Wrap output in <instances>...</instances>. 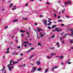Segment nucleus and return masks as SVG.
Instances as JSON below:
<instances>
[{"mask_svg": "<svg viewBox=\"0 0 73 73\" xmlns=\"http://www.w3.org/2000/svg\"><path fill=\"white\" fill-rule=\"evenodd\" d=\"M60 41H62V39L61 38V37H60Z\"/></svg>", "mask_w": 73, "mask_h": 73, "instance_id": "50", "label": "nucleus"}, {"mask_svg": "<svg viewBox=\"0 0 73 73\" xmlns=\"http://www.w3.org/2000/svg\"><path fill=\"white\" fill-rule=\"evenodd\" d=\"M5 53H9V52H5Z\"/></svg>", "mask_w": 73, "mask_h": 73, "instance_id": "44", "label": "nucleus"}, {"mask_svg": "<svg viewBox=\"0 0 73 73\" xmlns=\"http://www.w3.org/2000/svg\"><path fill=\"white\" fill-rule=\"evenodd\" d=\"M51 37H52V38H54V35H52V36H51Z\"/></svg>", "mask_w": 73, "mask_h": 73, "instance_id": "35", "label": "nucleus"}, {"mask_svg": "<svg viewBox=\"0 0 73 73\" xmlns=\"http://www.w3.org/2000/svg\"><path fill=\"white\" fill-rule=\"evenodd\" d=\"M54 48L53 47H50V49H53Z\"/></svg>", "mask_w": 73, "mask_h": 73, "instance_id": "64", "label": "nucleus"}, {"mask_svg": "<svg viewBox=\"0 0 73 73\" xmlns=\"http://www.w3.org/2000/svg\"><path fill=\"white\" fill-rule=\"evenodd\" d=\"M8 26H5V28H4V29H6V28H8Z\"/></svg>", "mask_w": 73, "mask_h": 73, "instance_id": "38", "label": "nucleus"}, {"mask_svg": "<svg viewBox=\"0 0 73 73\" xmlns=\"http://www.w3.org/2000/svg\"><path fill=\"white\" fill-rule=\"evenodd\" d=\"M68 64H71V62H69L68 63Z\"/></svg>", "mask_w": 73, "mask_h": 73, "instance_id": "61", "label": "nucleus"}, {"mask_svg": "<svg viewBox=\"0 0 73 73\" xmlns=\"http://www.w3.org/2000/svg\"><path fill=\"white\" fill-rule=\"evenodd\" d=\"M54 55H56V54H54V53H52V54H51L50 55V56H54Z\"/></svg>", "mask_w": 73, "mask_h": 73, "instance_id": "17", "label": "nucleus"}, {"mask_svg": "<svg viewBox=\"0 0 73 73\" xmlns=\"http://www.w3.org/2000/svg\"><path fill=\"white\" fill-rule=\"evenodd\" d=\"M38 46H42V44H41L40 43H38Z\"/></svg>", "mask_w": 73, "mask_h": 73, "instance_id": "11", "label": "nucleus"}, {"mask_svg": "<svg viewBox=\"0 0 73 73\" xmlns=\"http://www.w3.org/2000/svg\"><path fill=\"white\" fill-rule=\"evenodd\" d=\"M68 2L70 4H71V2H70V0L68 1Z\"/></svg>", "mask_w": 73, "mask_h": 73, "instance_id": "48", "label": "nucleus"}, {"mask_svg": "<svg viewBox=\"0 0 73 73\" xmlns=\"http://www.w3.org/2000/svg\"><path fill=\"white\" fill-rule=\"evenodd\" d=\"M5 70V68L4 67L3 68L2 70H1V71H3V70Z\"/></svg>", "mask_w": 73, "mask_h": 73, "instance_id": "28", "label": "nucleus"}, {"mask_svg": "<svg viewBox=\"0 0 73 73\" xmlns=\"http://www.w3.org/2000/svg\"><path fill=\"white\" fill-rule=\"evenodd\" d=\"M70 31H71L72 32L71 33V35L72 37H73V29H70Z\"/></svg>", "mask_w": 73, "mask_h": 73, "instance_id": "2", "label": "nucleus"}, {"mask_svg": "<svg viewBox=\"0 0 73 73\" xmlns=\"http://www.w3.org/2000/svg\"><path fill=\"white\" fill-rule=\"evenodd\" d=\"M26 66V64H23V66H22V65H21V66Z\"/></svg>", "mask_w": 73, "mask_h": 73, "instance_id": "29", "label": "nucleus"}, {"mask_svg": "<svg viewBox=\"0 0 73 73\" xmlns=\"http://www.w3.org/2000/svg\"><path fill=\"white\" fill-rule=\"evenodd\" d=\"M18 21V20L16 19V20H14L13 21V22H15V21Z\"/></svg>", "mask_w": 73, "mask_h": 73, "instance_id": "23", "label": "nucleus"}, {"mask_svg": "<svg viewBox=\"0 0 73 73\" xmlns=\"http://www.w3.org/2000/svg\"><path fill=\"white\" fill-rule=\"evenodd\" d=\"M37 29L38 32H40V29L37 28Z\"/></svg>", "mask_w": 73, "mask_h": 73, "instance_id": "10", "label": "nucleus"}, {"mask_svg": "<svg viewBox=\"0 0 73 73\" xmlns=\"http://www.w3.org/2000/svg\"><path fill=\"white\" fill-rule=\"evenodd\" d=\"M13 64H9L8 65H7V66H10V65H13Z\"/></svg>", "mask_w": 73, "mask_h": 73, "instance_id": "27", "label": "nucleus"}, {"mask_svg": "<svg viewBox=\"0 0 73 73\" xmlns=\"http://www.w3.org/2000/svg\"><path fill=\"white\" fill-rule=\"evenodd\" d=\"M48 20H50V21H51V20H52V19H49V18H48Z\"/></svg>", "mask_w": 73, "mask_h": 73, "instance_id": "63", "label": "nucleus"}, {"mask_svg": "<svg viewBox=\"0 0 73 73\" xmlns=\"http://www.w3.org/2000/svg\"><path fill=\"white\" fill-rule=\"evenodd\" d=\"M56 44H57V45H59V43L57 42L56 43Z\"/></svg>", "mask_w": 73, "mask_h": 73, "instance_id": "60", "label": "nucleus"}, {"mask_svg": "<svg viewBox=\"0 0 73 73\" xmlns=\"http://www.w3.org/2000/svg\"><path fill=\"white\" fill-rule=\"evenodd\" d=\"M59 28H55V30L56 31V32H59V31H62V29H60V30H58L59 29Z\"/></svg>", "mask_w": 73, "mask_h": 73, "instance_id": "3", "label": "nucleus"}, {"mask_svg": "<svg viewBox=\"0 0 73 73\" xmlns=\"http://www.w3.org/2000/svg\"><path fill=\"white\" fill-rule=\"evenodd\" d=\"M45 34H44L42 35V37L44 36H45Z\"/></svg>", "mask_w": 73, "mask_h": 73, "instance_id": "42", "label": "nucleus"}, {"mask_svg": "<svg viewBox=\"0 0 73 73\" xmlns=\"http://www.w3.org/2000/svg\"><path fill=\"white\" fill-rule=\"evenodd\" d=\"M43 24L46 26L47 25V21L46 20H44L43 21Z\"/></svg>", "mask_w": 73, "mask_h": 73, "instance_id": "1", "label": "nucleus"}, {"mask_svg": "<svg viewBox=\"0 0 73 73\" xmlns=\"http://www.w3.org/2000/svg\"><path fill=\"white\" fill-rule=\"evenodd\" d=\"M61 25L62 26H64L65 25H64V24H62Z\"/></svg>", "mask_w": 73, "mask_h": 73, "instance_id": "52", "label": "nucleus"}, {"mask_svg": "<svg viewBox=\"0 0 73 73\" xmlns=\"http://www.w3.org/2000/svg\"><path fill=\"white\" fill-rule=\"evenodd\" d=\"M63 33H64V32H63V33H61L60 34V36H61V35H62V34H63Z\"/></svg>", "mask_w": 73, "mask_h": 73, "instance_id": "51", "label": "nucleus"}, {"mask_svg": "<svg viewBox=\"0 0 73 73\" xmlns=\"http://www.w3.org/2000/svg\"><path fill=\"white\" fill-rule=\"evenodd\" d=\"M58 21L59 22H61L62 21V20H58Z\"/></svg>", "mask_w": 73, "mask_h": 73, "instance_id": "33", "label": "nucleus"}, {"mask_svg": "<svg viewBox=\"0 0 73 73\" xmlns=\"http://www.w3.org/2000/svg\"><path fill=\"white\" fill-rule=\"evenodd\" d=\"M35 25H37V23H35Z\"/></svg>", "mask_w": 73, "mask_h": 73, "instance_id": "56", "label": "nucleus"}, {"mask_svg": "<svg viewBox=\"0 0 73 73\" xmlns=\"http://www.w3.org/2000/svg\"><path fill=\"white\" fill-rule=\"evenodd\" d=\"M42 33H40V37L41 38H42Z\"/></svg>", "mask_w": 73, "mask_h": 73, "instance_id": "15", "label": "nucleus"}, {"mask_svg": "<svg viewBox=\"0 0 73 73\" xmlns=\"http://www.w3.org/2000/svg\"><path fill=\"white\" fill-rule=\"evenodd\" d=\"M28 45H29L30 46H31V45H32V44L31 43H29L28 44Z\"/></svg>", "mask_w": 73, "mask_h": 73, "instance_id": "40", "label": "nucleus"}, {"mask_svg": "<svg viewBox=\"0 0 73 73\" xmlns=\"http://www.w3.org/2000/svg\"><path fill=\"white\" fill-rule=\"evenodd\" d=\"M34 56H35V55H33L32 56H31L30 58H29V59H31V58L33 57H34Z\"/></svg>", "mask_w": 73, "mask_h": 73, "instance_id": "21", "label": "nucleus"}, {"mask_svg": "<svg viewBox=\"0 0 73 73\" xmlns=\"http://www.w3.org/2000/svg\"><path fill=\"white\" fill-rule=\"evenodd\" d=\"M63 39H64V38H66V36H63L62 37Z\"/></svg>", "mask_w": 73, "mask_h": 73, "instance_id": "39", "label": "nucleus"}, {"mask_svg": "<svg viewBox=\"0 0 73 73\" xmlns=\"http://www.w3.org/2000/svg\"><path fill=\"white\" fill-rule=\"evenodd\" d=\"M36 64H37V65H40V61H36Z\"/></svg>", "mask_w": 73, "mask_h": 73, "instance_id": "5", "label": "nucleus"}, {"mask_svg": "<svg viewBox=\"0 0 73 73\" xmlns=\"http://www.w3.org/2000/svg\"><path fill=\"white\" fill-rule=\"evenodd\" d=\"M46 4H51V3H49V2H47L46 3Z\"/></svg>", "mask_w": 73, "mask_h": 73, "instance_id": "43", "label": "nucleus"}, {"mask_svg": "<svg viewBox=\"0 0 73 73\" xmlns=\"http://www.w3.org/2000/svg\"><path fill=\"white\" fill-rule=\"evenodd\" d=\"M34 49H35V48L34 47H33L31 48H30V50H33Z\"/></svg>", "mask_w": 73, "mask_h": 73, "instance_id": "32", "label": "nucleus"}, {"mask_svg": "<svg viewBox=\"0 0 73 73\" xmlns=\"http://www.w3.org/2000/svg\"><path fill=\"white\" fill-rule=\"evenodd\" d=\"M23 58H22L21 59H19V60H17V61H20V60H22V59H23Z\"/></svg>", "mask_w": 73, "mask_h": 73, "instance_id": "36", "label": "nucleus"}, {"mask_svg": "<svg viewBox=\"0 0 73 73\" xmlns=\"http://www.w3.org/2000/svg\"><path fill=\"white\" fill-rule=\"evenodd\" d=\"M63 57H64V56H60V59H62V58H63Z\"/></svg>", "mask_w": 73, "mask_h": 73, "instance_id": "25", "label": "nucleus"}, {"mask_svg": "<svg viewBox=\"0 0 73 73\" xmlns=\"http://www.w3.org/2000/svg\"><path fill=\"white\" fill-rule=\"evenodd\" d=\"M25 6L26 7H27V6H28V3H26V4L25 5Z\"/></svg>", "mask_w": 73, "mask_h": 73, "instance_id": "37", "label": "nucleus"}, {"mask_svg": "<svg viewBox=\"0 0 73 73\" xmlns=\"http://www.w3.org/2000/svg\"><path fill=\"white\" fill-rule=\"evenodd\" d=\"M17 48H19V49H20V46H17Z\"/></svg>", "mask_w": 73, "mask_h": 73, "instance_id": "49", "label": "nucleus"}, {"mask_svg": "<svg viewBox=\"0 0 73 73\" xmlns=\"http://www.w3.org/2000/svg\"><path fill=\"white\" fill-rule=\"evenodd\" d=\"M9 48L7 49V52H8V51H9Z\"/></svg>", "mask_w": 73, "mask_h": 73, "instance_id": "54", "label": "nucleus"}, {"mask_svg": "<svg viewBox=\"0 0 73 73\" xmlns=\"http://www.w3.org/2000/svg\"><path fill=\"white\" fill-rule=\"evenodd\" d=\"M17 63H19V61L13 62V64H17Z\"/></svg>", "mask_w": 73, "mask_h": 73, "instance_id": "9", "label": "nucleus"}, {"mask_svg": "<svg viewBox=\"0 0 73 73\" xmlns=\"http://www.w3.org/2000/svg\"><path fill=\"white\" fill-rule=\"evenodd\" d=\"M22 19H23V20H28V19L27 18H24L23 17H22Z\"/></svg>", "mask_w": 73, "mask_h": 73, "instance_id": "14", "label": "nucleus"}, {"mask_svg": "<svg viewBox=\"0 0 73 73\" xmlns=\"http://www.w3.org/2000/svg\"><path fill=\"white\" fill-rule=\"evenodd\" d=\"M56 16H57V15H56V14H55L54 15V17H56Z\"/></svg>", "mask_w": 73, "mask_h": 73, "instance_id": "46", "label": "nucleus"}, {"mask_svg": "<svg viewBox=\"0 0 73 73\" xmlns=\"http://www.w3.org/2000/svg\"><path fill=\"white\" fill-rule=\"evenodd\" d=\"M21 36H22V37H24V34H22L21 35Z\"/></svg>", "mask_w": 73, "mask_h": 73, "instance_id": "30", "label": "nucleus"}, {"mask_svg": "<svg viewBox=\"0 0 73 73\" xmlns=\"http://www.w3.org/2000/svg\"><path fill=\"white\" fill-rule=\"evenodd\" d=\"M68 35V34H64V36H67V35Z\"/></svg>", "mask_w": 73, "mask_h": 73, "instance_id": "45", "label": "nucleus"}, {"mask_svg": "<svg viewBox=\"0 0 73 73\" xmlns=\"http://www.w3.org/2000/svg\"><path fill=\"white\" fill-rule=\"evenodd\" d=\"M52 23H47V25L49 26V25H52Z\"/></svg>", "mask_w": 73, "mask_h": 73, "instance_id": "19", "label": "nucleus"}, {"mask_svg": "<svg viewBox=\"0 0 73 73\" xmlns=\"http://www.w3.org/2000/svg\"><path fill=\"white\" fill-rule=\"evenodd\" d=\"M49 70V69H47L45 70V71L44 72V73H46Z\"/></svg>", "mask_w": 73, "mask_h": 73, "instance_id": "13", "label": "nucleus"}, {"mask_svg": "<svg viewBox=\"0 0 73 73\" xmlns=\"http://www.w3.org/2000/svg\"><path fill=\"white\" fill-rule=\"evenodd\" d=\"M10 8H11L13 5V3H10Z\"/></svg>", "mask_w": 73, "mask_h": 73, "instance_id": "8", "label": "nucleus"}, {"mask_svg": "<svg viewBox=\"0 0 73 73\" xmlns=\"http://www.w3.org/2000/svg\"><path fill=\"white\" fill-rule=\"evenodd\" d=\"M42 70V68H39L37 70V71H41Z\"/></svg>", "mask_w": 73, "mask_h": 73, "instance_id": "7", "label": "nucleus"}, {"mask_svg": "<svg viewBox=\"0 0 73 73\" xmlns=\"http://www.w3.org/2000/svg\"><path fill=\"white\" fill-rule=\"evenodd\" d=\"M65 4H69V3L67 2H64Z\"/></svg>", "mask_w": 73, "mask_h": 73, "instance_id": "26", "label": "nucleus"}, {"mask_svg": "<svg viewBox=\"0 0 73 73\" xmlns=\"http://www.w3.org/2000/svg\"><path fill=\"white\" fill-rule=\"evenodd\" d=\"M66 18H70V16H69L68 15H66Z\"/></svg>", "mask_w": 73, "mask_h": 73, "instance_id": "34", "label": "nucleus"}, {"mask_svg": "<svg viewBox=\"0 0 73 73\" xmlns=\"http://www.w3.org/2000/svg\"><path fill=\"white\" fill-rule=\"evenodd\" d=\"M7 67L8 68H9V71H10L11 72V70H11V69H13V66H10V67L9 66H7Z\"/></svg>", "mask_w": 73, "mask_h": 73, "instance_id": "4", "label": "nucleus"}, {"mask_svg": "<svg viewBox=\"0 0 73 73\" xmlns=\"http://www.w3.org/2000/svg\"><path fill=\"white\" fill-rule=\"evenodd\" d=\"M20 32H21V33H24V32H26V31H23V30H21Z\"/></svg>", "mask_w": 73, "mask_h": 73, "instance_id": "12", "label": "nucleus"}, {"mask_svg": "<svg viewBox=\"0 0 73 73\" xmlns=\"http://www.w3.org/2000/svg\"><path fill=\"white\" fill-rule=\"evenodd\" d=\"M30 51H31V50H29L28 51H27V53H29V52H30Z\"/></svg>", "mask_w": 73, "mask_h": 73, "instance_id": "57", "label": "nucleus"}, {"mask_svg": "<svg viewBox=\"0 0 73 73\" xmlns=\"http://www.w3.org/2000/svg\"><path fill=\"white\" fill-rule=\"evenodd\" d=\"M34 56H35V55H33L32 56H31L30 58H29V59H31V58L33 57H34Z\"/></svg>", "mask_w": 73, "mask_h": 73, "instance_id": "22", "label": "nucleus"}, {"mask_svg": "<svg viewBox=\"0 0 73 73\" xmlns=\"http://www.w3.org/2000/svg\"><path fill=\"white\" fill-rule=\"evenodd\" d=\"M13 61H12V60H11V61H10V64H11V63H12V62H13Z\"/></svg>", "mask_w": 73, "mask_h": 73, "instance_id": "47", "label": "nucleus"}, {"mask_svg": "<svg viewBox=\"0 0 73 73\" xmlns=\"http://www.w3.org/2000/svg\"><path fill=\"white\" fill-rule=\"evenodd\" d=\"M70 44H73V40L72 39L70 41Z\"/></svg>", "mask_w": 73, "mask_h": 73, "instance_id": "18", "label": "nucleus"}, {"mask_svg": "<svg viewBox=\"0 0 73 73\" xmlns=\"http://www.w3.org/2000/svg\"><path fill=\"white\" fill-rule=\"evenodd\" d=\"M54 68L53 67L52 68V70H53H53H54Z\"/></svg>", "mask_w": 73, "mask_h": 73, "instance_id": "55", "label": "nucleus"}, {"mask_svg": "<svg viewBox=\"0 0 73 73\" xmlns=\"http://www.w3.org/2000/svg\"><path fill=\"white\" fill-rule=\"evenodd\" d=\"M11 54H12V55H14V54H15V53H12Z\"/></svg>", "mask_w": 73, "mask_h": 73, "instance_id": "53", "label": "nucleus"}, {"mask_svg": "<svg viewBox=\"0 0 73 73\" xmlns=\"http://www.w3.org/2000/svg\"><path fill=\"white\" fill-rule=\"evenodd\" d=\"M56 26H57L56 25H55L53 26L52 27V28L53 29L54 28H55V27H56Z\"/></svg>", "mask_w": 73, "mask_h": 73, "instance_id": "16", "label": "nucleus"}, {"mask_svg": "<svg viewBox=\"0 0 73 73\" xmlns=\"http://www.w3.org/2000/svg\"><path fill=\"white\" fill-rule=\"evenodd\" d=\"M27 35H29V33L27 32Z\"/></svg>", "mask_w": 73, "mask_h": 73, "instance_id": "58", "label": "nucleus"}, {"mask_svg": "<svg viewBox=\"0 0 73 73\" xmlns=\"http://www.w3.org/2000/svg\"><path fill=\"white\" fill-rule=\"evenodd\" d=\"M24 43H25V44H27V42H25Z\"/></svg>", "mask_w": 73, "mask_h": 73, "instance_id": "59", "label": "nucleus"}, {"mask_svg": "<svg viewBox=\"0 0 73 73\" xmlns=\"http://www.w3.org/2000/svg\"><path fill=\"white\" fill-rule=\"evenodd\" d=\"M16 9V7H15L14 8H13L12 9V10H15V9Z\"/></svg>", "mask_w": 73, "mask_h": 73, "instance_id": "41", "label": "nucleus"}, {"mask_svg": "<svg viewBox=\"0 0 73 73\" xmlns=\"http://www.w3.org/2000/svg\"><path fill=\"white\" fill-rule=\"evenodd\" d=\"M65 11V9H64L63 11H62V13H63V12Z\"/></svg>", "mask_w": 73, "mask_h": 73, "instance_id": "31", "label": "nucleus"}, {"mask_svg": "<svg viewBox=\"0 0 73 73\" xmlns=\"http://www.w3.org/2000/svg\"><path fill=\"white\" fill-rule=\"evenodd\" d=\"M58 19H60V16H58Z\"/></svg>", "mask_w": 73, "mask_h": 73, "instance_id": "62", "label": "nucleus"}, {"mask_svg": "<svg viewBox=\"0 0 73 73\" xmlns=\"http://www.w3.org/2000/svg\"><path fill=\"white\" fill-rule=\"evenodd\" d=\"M48 29H51V27L49 26L48 27Z\"/></svg>", "mask_w": 73, "mask_h": 73, "instance_id": "24", "label": "nucleus"}, {"mask_svg": "<svg viewBox=\"0 0 73 73\" xmlns=\"http://www.w3.org/2000/svg\"><path fill=\"white\" fill-rule=\"evenodd\" d=\"M32 69L34 71H36V69H37V68H36V67H34L32 68Z\"/></svg>", "mask_w": 73, "mask_h": 73, "instance_id": "6", "label": "nucleus"}, {"mask_svg": "<svg viewBox=\"0 0 73 73\" xmlns=\"http://www.w3.org/2000/svg\"><path fill=\"white\" fill-rule=\"evenodd\" d=\"M54 69H56V68H58V66H55L53 67Z\"/></svg>", "mask_w": 73, "mask_h": 73, "instance_id": "20", "label": "nucleus"}]
</instances>
